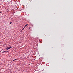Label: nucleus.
Listing matches in <instances>:
<instances>
[{
	"instance_id": "1",
	"label": "nucleus",
	"mask_w": 73,
	"mask_h": 73,
	"mask_svg": "<svg viewBox=\"0 0 73 73\" xmlns=\"http://www.w3.org/2000/svg\"><path fill=\"white\" fill-rule=\"evenodd\" d=\"M12 48V47L11 46H9V47H7L6 48V50H8L10 49H11Z\"/></svg>"
},
{
	"instance_id": "2",
	"label": "nucleus",
	"mask_w": 73,
	"mask_h": 73,
	"mask_svg": "<svg viewBox=\"0 0 73 73\" xmlns=\"http://www.w3.org/2000/svg\"><path fill=\"white\" fill-rule=\"evenodd\" d=\"M28 25V24H27L25 26V27H24V28H23V29L22 30V31H23V30L25 28V27H27V25Z\"/></svg>"
},
{
	"instance_id": "3",
	"label": "nucleus",
	"mask_w": 73,
	"mask_h": 73,
	"mask_svg": "<svg viewBox=\"0 0 73 73\" xmlns=\"http://www.w3.org/2000/svg\"><path fill=\"white\" fill-rule=\"evenodd\" d=\"M6 52V51H3V52H2V53H4V52Z\"/></svg>"
},
{
	"instance_id": "4",
	"label": "nucleus",
	"mask_w": 73,
	"mask_h": 73,
	"mask_svg": "<svg viewBox=\"0 0 73 73\" xmlns=\"http://www.w3.org/2000/svg\"><path fill=\"white\" fill-rule=\"evenodd\" d=\"M17 60V59H14L13 60V61H15Z\"/></svg>"
},
{
	"instance_id": "5",
	"label": "nucleus",
	"mask_w": 73,
	"mask_h": 73,
	"mask_svg": "<svg viewBox=\"0 0 73 73\" xmlns=\"http://www.w3.org/2000/svg\"><path fill=\"white\" fill-rule=\"evenodd\" d=\"M12 22H11L10 23V24H12Z\"/></svg>"
},
{
	"instance_id": "6",
	"label": "nucleus",
	"mask_w": 73,
	"mask_h": 73,
	"mask_svg": "<svg viewBox=\"0 0 73 73\" xmlns=\"http://www.w3.org/2000/svg\"><path fill=\"white\" fill-rule=\"evenodd\" d=\"M30 28H29V29H30Z\"/></svg>"
}]
</instances>
